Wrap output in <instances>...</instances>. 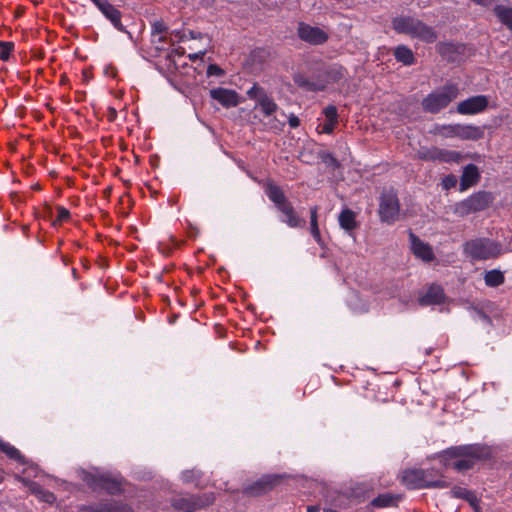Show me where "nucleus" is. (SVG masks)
Listing matches in <instances>:
<instances>
[{
	"mask_svg": "<svg viewBox=\"0 0 512 512\" xmlns=\"http://www.w3.org/2000/svg\"><path fill=\"white\" fill-rule=\"evenodd\" d=\"M490 449L482 444H470L450 447L443 451L441 460L447 468L457 472H465L474 468L482 461L490 458Z\"/></svg>",
	"mask_w": 512,
	"mask_h": 512,
	"instance_id": "obj_1",
	"label": "nucleus"
},
{
	"mask_svg": "<svg viewBox=\"0 0 512 512\" xmlns=\"http://www.w3.org/2000/svg\"><path fill=\"white\" fill-rule=\"evenodd\" d=\"M265 193L267 197L275 204L277 209L285 216V222L291 228L304 227L305 220L301 219L294 210L291 202L285 196L280 186L273 181L265 184Z\"/></svg>",
	"mask_w": 512,
	"mask_h": 512,
	"instance_id": "obj_2",
	"label": "nucleus"
},
{
	"mask_svg": "<svg viewBox=\"0 0 512 512\" xmlns=\"http://www.w3.org/2000/svg\"><path fill=\"white\" fill-rule=\"evenodd\" d=\"M392 27L397 33L407 34L426 43H433L437 39V33L432 27L410 16L395 17Z\"/></svg>",
	"mask_w": 512,
	"mask_h": 512,
	"instance_id": "obj_3",
	"label": "nucleus"
},
{
	"mask_svg": "<svg viewBox=\"0 0 512 512\" xmlns=\"http://www.w3.org/2000/svg\"><path fill=\"white\" fill-rule=\"evenodd\" d=\"M464 254L475 261H484L499 257L504 253L502 243L489 238H475L467 241Z\"/></svg>",
	"mask_w": 512,
	"mask_h": 512,
	"instance_id": "obj_4",
	"label": "nucleus"
},
{
	"mask_svg": "<svg viewBox=\"0 0 512 512\" xmlns=\"http://www.w3.org/2000/svg\"><path fill=\"white\" fill-rule=\"evenodd\" d=\"M459 89L455 84H448L428 94L422 100V108L425 112L436 114L446 108L458 97Z\"/></svg>",
	"mask_w": 512,
	"mask_h": 512,
	"instance_id": "obj_5",
	"label": "nucleus"
},
{
	"mask_svg": "<svg viewBox=\"0 0 512 512\" xmlns=\"http://www.w3.org/2000/svg\"><path fill=\"white\" fill-rule=\"evenodd\" d=\"M492 200L493 197L490 192L479 191L456 203L453 211L457 216L465 217L471 213L485 210L492 203Z\"/></svg>",
	"mask_w": 512,
	"mask_h": 512,
	"instance_id": "obj_6",
	"label": "nucleus"
},
{
	"mask_svg": "<svg viewBox=\"0 0 512 512\" xmlns=\"http://www.w3.org/2000/svg\"><path fill=\"white\" fill-rule=\"evenodd\" d=\"M400 203L396 193L392 190L385 191L380 197L379 217L387 224L395 223L399 218Z\"/></svg>",
	"mask_w": 512,
	"mask_h": 512,
	"instance_id": "obj_7",
	"label": "nucleus"
},
{
	"mask_svg": "<svg viewBox=\"0 0 512 512\" xmlns=\"http://www.w3.org/2000/svg\"><path fill=\"white\" fill-rule=\"evenodd\" d=\"M298 37L311 45H322L327 42L329 35L319 27L300 22L297 28Z\"/></svg>",
	"mask_w": 512,
	"mask_h": 512,
	"instance_id": "obj_8",
	"label": "nucleus"
},
{
	"mask_svg": "<svg viewBox=\"0 0 512 512\" xmlns=\"http://www.w3.org/2000/svg\"><path fill=\"white\" fill-rule=\"evenodd\" d=\"M213 501L214 497L212 495H186L175 497L172 501V505L175 509L184 511L190 508H203L212 504Z\"/></svg>",
	"mask_w": 512,
	"mask_h": 512,
	"instance_id": "obj_9",
	"label": "nucleus"
},
{
	"mask_svg": "<svg viewBox=\"0 0 512 512\" xmlns=\"http://www.w3.org/2000/svg\"><path fill=\"white\" fill-rule=\"evenodd\" d=\"M429 471L423 469H409L404 471L403 483L410 489L427 488L429 482Z\"/></svg>",
	"mask_w": 512,
	"mask_h": 512,
	"instance_id": "obj_10",
	"label": "nucleus"
},
{
	"mask_svg": "<svg viewBox=\"0 0 512 512\" xmlns=\"http://www.w3.org/2000/svg\"><path fill=\"white\" fill-rule=\"evenodd\" d=\"M488 106V98L484 95H477L461 101L457 105V112L462 115L477 114Z\"/></svg>",
	"mask_w": 512,
	"mask_h": 512,
	"instance_id": "obj_11",
	"label": "nucleus"
},
{
	"mask_svg": "<svg viewBox=\"0 0 512 512\" xmlns=\"http://www.w3.org/2000/svg\"><path fill=\"white\" fill-rule=\"evenodd\" d=\"M410 248L415 257L421 259L424 262H431L435 258L432 247L422 241L412 231L409 232Z\"/></svg>",
	"mask_w": 512,
	"mask_h": 512,
	"instance_id": "obj_12",
	"label": "nucleus"
},
{
	"mask_svg": "<svg viewBox=\"0 0 512 512\" xmlns=\"http://www.w3.org/2000/svg\"><path fill=\"white\" fill-rule=\"evenodd\" d=\"M294 83L306 92H320L324 91L327 87V81L322 80L321 76L316 79H311L303 73H295L293 75Z\"/></svg>",
	"mask_w": 512,
	"mask_h": 512,
	"instance_id": "obj_13",
	"label": "nucleus"
},
{
	"mask_svg": "<svg viewBox=\"0 0 512 512\" xmlns=\"http://www.w3.org/2000/svg\"><path fill=\"white\" fill-rule=\"evenodd\" d=\"M210 97L218 101L223 107L231 108L239 104V96L234 90L225 88H214L211 89Z\"/></svg>",
	"mask_w": 512,
	"mask_h": 512,
	"instance_id": "obj_14",
	"label": "nucleus"
},
{
	"mask_svg": "<svg viewBox=\"0 0 512 512\" xmlns=\"http://www.w3.org/2000/svg\"><path fill=\"white\" fill-rule=\"evenodd\" d=\"M418 300L422 306L441 304L445 301L444 290L440 285L432 284L419 296Z\"/></svg>",
	"mask_w": 512,
	"mask_h": 512,
	"instance_id": "obj_15",
	"label": "nucleus"
},
{
	"mask_svg": "<svg viewBox=\"0 0 512 512\" xmlns=\"http://www.w3.org/2000/svg\"><path fill=\"white\" fill-rule=\"evenodd\" d=\"M97 7L117 30L126 32L121 22V12L114 5L107 0H103L101 3H98Z\"/></svg>",
	"mask_w": 512,
	"mask_h": 512,
	"instance_id": "obj_16",
	"label": "nucleus"
},
{
	"mask_svg": "<svg viewBox=\"0 0 512 512\" xmlns=\"http://www.w3.org/2000/svg\"><path fill=\"white\" fill-rule=\"evenodd\" d=\"M480 180V172L476 165L468 164L463 168L460 178V191H465L476 185Z\"/></svg>",
	"mask_w": 512,
	"mask_h": 512,
	"instance_id": "obj_17",
	"label": "nucleus"
},
{
	"mask_svg": "<svg viewBox=\"0 0 512 512\" xmlns=\"http://www.w3.org/2000/svg\"><path fill=\"white\" fill-rule=\"evenodd\" d=\"M484 131L481 127L474 125H459L458 138L462 140H479L483 138Z\"/></svg>",
	"mask_w": 512,
	"mask_h": 512,
	"instance_id": "obj_18",
	"label": "nucleus"
},
{
	"mask_svg": "<svg viewBox=\"0 0 512 512\" xmlns=\"http://www.w3.org/2000/svg\"><path fill=\"white\" fill-rule=\"evenodd\" d=\"M339 225L347 232L357 228L356 214L351 209H343L338 217Z\"/></svg>",
	"mask_w": 512,
	"mask_h": 512,
	"instance_id": "obj_19",
	"label": "nucleus"
},
{
	"mask_svg": "<svg viewBox=\"0 0 512 512\" xmlns=\"http://www.w3.org/2000/svg\"><path fill=\"white\" fill-rule=\"evenodd\" d=\"M401 499L400 495H394L391 493H383L374 498L371 505L376 508H387L396 506L398 501Z\"/></svg>",
	"mask_w": 512,
	"mask_h": 512,
	"instance_id": "obj_20",
	"label": "nucleus"
},
{
	"mask_svg": "<svg viewBox=\"0 0 512 512\" xmlns=\"http://www.w3.org/2000/svg\"><path fill=\"white\" fill-rule=\"evenodd\" d=\"M345 68L339 65H333L326 69L323 73L319 74L322 77V80L327 81V85L329 83H335L340 81L345 76Z\"/></svg>",
	"mask_w": 512,
	"mask_h": 512,
	"instance_id": "obj_21",
	"label": "nucleus"
},
{
	"mask_svg": "<svg viewBox=\"0 0 512 512\" xmlns=\"http://www.w3.org/2000/svg\"><path fill=\"white\" fill-rule=\"evenodd\" d=\"M27 484L31 493L37 496L41 501L52 504L56 500V497L52 492L44 489L38 483L27 482Z\"/></svg>",
	"mask_w": 512,
	"mask_h": 512,
	"instance_id": "obj_22",
	"label": "nucleus"
},
{
	"mask_svg": "<svg viewBox=\"0 0 512 512\" xmlns=\"http://www.w3.org/2000/svg\"><path fill=\"white\" fill-rule=\"evenodd\" d=\"M394 57L398 62H401L406 66H410L415 63V57L412 50L405 45H399L395 48Z\"/></svg>",
	"mask_w": 512,
	"mask_h": 512,
	"instance_id": "obj_23",
	"label": "nucleus"
},
{
	"mask_svg": "<svg viewBox=\"0 0 512 512\" xmlns=\"http://www.w3.org/2000/svg\"><path fill=\"white\" fill-rule=\"evenodd\" d=\"M494 13L500 22L512 31V8L504 5H497Z\"/></svg>",
	"mask_w": 512,
	"mask_h": 512,
	"instance_id": "obj_24",
	"label": "nucleus"
},
{
	"mask_svg": "<svg viewBox=\"0 0 512 512\" xmlns=\"http://www.w3.org/2000/svg\"><path fill=\"white\" fill-rule=\"evenodd\" d=\"M437 156V161L444 163H459L462 160L461 153L454 150L438 148Z\"/></svg>",
	"mask_w": 512,
	"mask_h": 512,
	"instance_id": "obj_25",
	"label": "nucleus"
},
{
	"mask_svg": "<svg viewBox=\"0 0 512 512\" xmlns=\"http://www.w3.org/2000/svg\"><path fill=\"white\" fill-rule=\"evenodd\" d=\"M0 452L6 454L10 459L19 463H24V456L21 452L10 443L0 439Z\"/></svg>",
	"mask_w": 512,
	"mask_h": 512,
	"instance_id": "obj_26",
	"label": "nucleus"
},
{
	"mask_svg": "<svg viewBox=\"0 0 512 512\" xmlns=\"http://www.w3.org/2000/svg\"><path fill=\"white\" fill-rule=\"evenodd\" d=\"M78 477L84 481L90 488L97 490V484L100 477L99 472H91L85 469L77 470Z\"/></svg>",
	"mask_w": 512,
	"mask_h": 512,
	"instance_id": "obj_27",
	"label": "nucleus"
},
{
	"mask_svg": "<svg viewBox=\"0 0 512 512\" xmlns=\"http://www.w3.org/2000/svg\"><path fill=\"white\" fill-rule=\"evenodd\" d=\"M261 97L256 107H260L265 116H271L277 110L278 105L275 103L274 99L267 94Z\"/></svg>",
	"mask_w": 512,
	"mask_h": 512,
	"instance_id": "obj_28",
	"label": "nucleus"
},
{
	"mask_svg": "<svg viewBox=\"0 0 512 512\" xmlns=\"http://www.w3.org/2000/svg\"><path fill=\"white\" fill-rule=\"evenodd\" d=\"M279 480V476H267L258 481L254 486L250 487L252 493H261L270 489L273 485H275Z\"/></svg>",
	"mask_w": 512,
	"mask_h": 512,
	"instance_id": "obj_29",
	"label": "nucleus"
},
{
	"mask_svg": "<svg viewBox=\"0 0 512 512\" xmlns=\"http://www.w3.org/2000/svg\"><path fill=\"white\" fill-rule=\"evenodd\" d=\"M97 489L106 490L109 493H114L119 490V484L117 481L105 474H100Z\"/></svg>",
	"mask_w": 512,
	"mask_h": 512,
	"instance_id": "obj_30",
	"label": "nucleus"
},
{
	"mask_svg": "<svg viewBox=\"0 0 512 512\" xmlns=\"http://www.w3.org/2000/svg\"><path fill=\"white\" fill-rule=\"evenodd\" d=\"M97 489L106 490L109 493H114L119 490V484L117 481L105 474H100Z\"/></svg>",
	"mask_w": 512,
	"mask_h": 512,
	"instance_id": "obj_31",
	"label": "nucleus"
},
{
	"mask_svg": "<svg viewBox=\"0 0 512 512\" xmlns=\"http://www.w3.org/2000/svg\"><path fill=\"white\" fill-rule=\"evenodd\" d=\"M485 284L489 287H498L504 283V275L499 270L487 271L484 276Z\"/></svg>",
	"mask_w": 512,
	"mask_h": 512,
	"instance_id": "obj_32",
	"label": "nucleus"
},
{
	"mask_svg": "<svg viewBox=\"0 0 512 512\" xmlns=\"http://www.w3.org/2000/svg\"><path fill=\"white\" fill-rule=\"evenodd\" d=\"M317 213H318V208L316 206H314L310 209V231H311L313 238L316 240V242L320 243L321 242V234H320V230L318 227Z\"/></svg>",
	"mask_w": 512,
	"mask_h": 512,
	"instance_id": "obj_33",
	"label": "nucleus"
},
{
	"mask_svg": "<svg viewBox=\"0 0 512 512\" xmlns=\"http://www.w3.org/2000/svg\"><path fill=\"white\" fill-rule=\"evenodd\" d=\"M450 494L454 498L465 499V500H467L469 502H472L475 499V496L473 495L472 492H470L466 488H463V487H460V486H454L451 489Z\"/></svg>",
	"mask_w": 512,
	"mask_h": 512,
	"instance_id": "obj_34",
	"label": "nucleus"
},
{
	"mask_svg": "<svg viewBox=\"0 0 512 512\" xmlns=\"http://www.w3.org/2000/svg\"><path fill=\"white\" fill-rule=\"evenodd\" d=\"M201 477H202V472L197 468L185 470L181 474V479L185 483L197 482L198 480L201 479Z\"/></svg>",
	"mask_w": 512,
	"mask_h": 512,
	"instance_id": "obj_35",
	"label": "nucleus"
},
{
	"mask_svg": "<svg viewBox=\"0 0 512 512\" xmlns=\"http://www.w3.org/2000/svg\"><path fill=\"white\" fill-rule=\"evenodd\" d=\"M460 124H449V125H443L439 129V134L446 138H458V128Z\"/></svg>",
	"mask_w": 512,
	"mask_h": 512,
	"instance_id": "obj_36",
	"label": "nucleus"
},
{
	"mask_svg": "<svg viewBox=\"0 0 512 512\" xmlns=\"http://www.w3.org/2000/svg\"><path fill=\"white\" fill-rule=\"evenodd\" d=\"M151 43L156 52H160L165 49V44L167 43V37L165 34H160L158 36L151 35Z\"/></svg>",
	"mask_w": 512,
	"mask_h": 512,
	"instance_id": "obj_37",
	"label": "nucleus"
},
{
	"mask_svg": "<svg viewBox=\"0 0 512 512\" xmlns=\"http://www.w3.org/2000/svg\"><path fill=\"white\" fill-rule=\"evenodd\" d=\"M13 49V42L0 41V59L3 61H7Z\"/></svg>",
	"mask_w": 512,
	"mask_h": 512,
	"instance_id": "obj_38",
	"label": "nucleus"
},
{
	"mask_svg": "<svg viewBox=\"0 0 512 512\" xmlns=\"http://www.w3.org/2000/svg\"><path fill=\"white\" fill-rule=\"evenodd\" d=\"M267 93L262 87H259L257 84H254L248 91L247 96L250 99H254L257 102L262 98L261 96H265Z\"/></svg>",
	"mask_w": 512,
	"mask_h": 512,
	"instance_id": "obj_39",
	"label": "nucleus"
},
{
	"mask_svg": "<svg viewBox=\"0 0 512 512\" xmlns=\"http://www.w3.org/2000/svg\"><path fill=\"white\" fill-rule=\"evenodd\" d=\"M168 30V27L162 20L154 21L151 24V35L158 36L160 34H165Z\"/></svg>",
	"mask_w": 512,
	"mask_h": 512,
	"instance_id": "obj_40",
	"label": "nucleus"
},
{
	"mask_svg": "<svg viewBox=\"0 0 512 512\" xmlns=\"http://www.w3.org/2000/svg\"><path fill=\"white\" fill-rule=\"evenodd\" d=\"M438 148H431L419 152V158L425 161H437Z\"/></svg>",
	"mask_w": 512,
	"mask_h": 512,
	"instance_id": "obj_41",
	"label": "nucleus"
},
{
	"mask_svg": "<svg viewBox=\"0 0 512 512\" xmlns=\"http://www.w3.org/2000/svg\"><path fill=\"white\" fill-rule=\"evenodd\" d=\"M323 113L326 117V120L330 121V122H336L338 123V113H337V108L336 106L334 105H329L327 106L324 110H323Z\"/></svg>",
	"mask_w": 512,
	"mask_h": 512,
	"instance_id": "obj_42",
	"label": "nucleus"
},
{
	"mask_svg": "<svg viewBox=\"0 0 512 512\" xmlns=\"http://www.w3.org/2000/svg\"><path fill=\"white\" fill-rule=\"evenodd\" d=\"M225 74L224 70L222 68H220L218 65L216 64H210L207 68V75L208 76H217V77H221Z\"/></svg>",
	"mask_w": 512,
	"mask_h": 512,
	"instance_id": "obj_43",
	"label": "nucleus"
},
{
	"mask_svg": "<svg viewBox=\"0 0 512 512\" xmlns=\"http://www.w3.org/2000/svg\"><path fill=\"white\" fill-rule=\"evenodd\" d=\"M69 217H70V212L66 208L59 206L57 208V218L54 221V224H56V222L66 221Z\"/></svg>",
	"mask_w": 512,
	"mask_h": 512,
	"instance_id": "obj_44",
	"label": "nucleus"
},
{
	"mask_svg": "<svg viewBox=\"0 0 512 512\" xmlns=\"http://www.w3.org/2000/svg\"><path fill=\"white\" fill-rule=\"evenodd\" d=\"M457 184V178L454 175H448L443 179V188L451 189Z\"/></svg>",
	"mask_w": 512,
	"mask_h": 512,
	"instance_id": "obj_45",
	"label": "nucleus"
},
{
	"mask_svg": "<svg viewBox=\"0 0 512 512\" xmlns=\"http://www.w3.org/2000/svg\"><path fill=\"white\" fill-rule=\"evenodd\" d=\"M448 486H449V483L445 480L438 479V480L433 481L429 478L427 488H447Z\"/></svg>",
	"mask_w": 512,
	"mask_h": 512,
	"instance_id": "obj_46",
	"label": "nucleus"
},
{
	"mask_svg": "<svg viewBox=\"0 0 512 512\" xmlns=\"http://www.w3.org/2000/svg\"><path fill=\"white\" fill-rule=\"evenodd\" d=\"M336 125V122H330L326 120L325 123L321 126V132L331 134L334 131Z\"/></svg>",
	"mask_w": 512,
	"mask_h": 512,
	"instance_id": "obj_47",
	"label": "nucleus"
},
{
	"mask_svg": "<svg viewBox=\"0 0 512 512\" xmlns=\"http://www.w3.org/2000/svg\"><path fill=\"white\" fill-rule=\"evenodd\" d=\"M91 509L92 512H113V507L110 504H99Z\"/></svg>",
	"mask_w": 512,
	"mask_h": 512,
	"instance_id": "obj_48",
	"label": "nucleus"
},
{
	"mask_svg": "<svg viewBox=\"0 0 512 512\" xmlns=\"http://www.w3.org/2000/svg\"><path fill=\"white\" fill-rule=\"evenodd\" d=\"M288 123L291 128L295 129L300 125V120L296 115L291 114L289 116Z\"/></svg>",
	"mask_w": 512,
	"mask_h": 512,
	"instance_id": "obj_49",
	"label": "nucleus"
},
{
	"mask_svg": "<svg viewBox=\"0 0 512 512\" xmlns=\"http://www.w3.org/2000/svg\"><path fill=\"white\" fill-rule=\"evenodd\" d=\"M476 312H477V315L479 316V318L482 321L487 322V323H491L490 317L485 312H483L482 310H476Z\"/></svg>",
	"mask_w": 512,
	"mask_h": 512,
	"instance_id": "obj_50",
	"label": "nucleus"
},
{
	"mask_svg": "<svg viewBox=\"0 0 512 512\" xmlns=\"http://www.w3.org/2000/svg\"><path fill=\"white\" fill-rule=\"evenodd\" d=\"M474 3L482 6H490L495 0H472Z\"/></svg>",
	"mask_w": 512,
	"mask_h": 512,
	"instance_id": "obj_51",
	"label": "nucleus"
},
{
	"mask_svg": "<svg viewBox=\"0 0 512 512\" xmlns=\"http://www.w3.org/2000/svg\"><path fill=\"white\" fill-rule=\"evenodd\" d=\"M204 54H205L204 51L198 52V53H194V54H190L189 58H190V60L195 61L196 59L201 58Z\"/></svg>",
	"mask_w": 512,
	"mask_h": 512,
	"instance_id": "obj_52",
	"label": "nucleus"
},
{
	"mask_svg": "<svg viewBox=\"0 0 512 512\" xmlns=\"http://www.w3.org/2000/svg\"><path fill=\"white\" fill-rule=\"evenodd\" d=\"M320 507L318 505H310L307 507V512H318Z\"/></svg>",
	"mask_w": 512,
	"mask_h": 512,
	"instance_id": "obj_53",
	"label": "nucleus"
},
{
	"mask_svg": "<svg viewBox=\"0 0 512 512\" xmlns=\"http://www.w3.org/2000/svg\"><path fill=\"white\" fill-rule=\"evenodd\" d=\"M96 6L98 5V3H101L103 0H91Z\"/></svg>",
	"mask_w": 512,
	"mask_h": 512,
	"instance_id": "obj_54",
	"label": "nucleus"
},
{
	"mask_svg": "<svg viewBox=\"0 0 512 512\" xmlns=\"http://www.w3.org/2000/svg\"><path fill=\"white\" fill-rule=\"evenodd\" d=\"M197 508H190V509H187V510H184L183 512H194V510H196Z\"/></svg>",
	"mask_w": 512,
	"mask_h": 512,
	"instance_id": "obj_55",
	"label": "nucleus"
},
{
	"mask_svg": "<svg viewBox=\"0 0 512 512\" xmlns=\"http://www.w3.org/2000/svg\"><path fill=\"white\" fill-rule=\"evenodd\" d=\"M330 160H331L332 163H335V164L337 163V160L334 157H332V156H330Z\"/></svg>",
	"mask_w": 512,
	"mask_h": 512,
	"instance_id": "obj_56",
	"label": "nucleus"
}]
</instances>
